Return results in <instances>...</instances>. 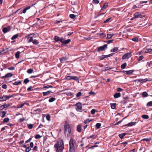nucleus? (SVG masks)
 Wrapping results in <instances>:
<instances>
[{"mask_svg":"<svg viewBox=\"0 0 152 152\" xmlns=\"http://www.w3.org/2000/svg\"><path fill=\"white\" fill-rule=\"evenodd\" d=\"M71 129L70 126L67 121L65 123L64 127V132L66 137H69L71 135Z\"/></svg>","mask_w":152,"mask_h":152,"instance_id":"obj_2","label":"nucleus"},{"mask_svg":"<svg viewBox=\"0 0 152 152\" xmlns=\"http://www.w3.org/2000/svg\"><path fill=\"white\" fill-rule=\"evenodd\" d=\"M142 95L143 97H146L148 96V95L146 92L145 91L142 93Z\"/></svg>","mask_w":152,"mask_h":152,"instance_id":"obj_38","label":"nucleus"},{"mask_svg":"<svg viewBox=\"0 0 152 152\" xmlns=\"http://www.w3.org/2000/svg\"><path fill=\"white\" fill-rule=\"evenodd\" d=\"M72 77L70 76H66L65 77V79L66 80H72Z\"/></svg>","mask_w":152,"mask_h":152,"instance_id":"obj_47","label":"nucleus"},{"mask_svg":"<svg viewBox=\"0 0 152 152\" xmlns=\"http://www.w3.org/2000/svg\"><path fill=\"white\" fill-rule=\"evenodd\" d=\"M2 87L4 89H6L7 88V86L6 84H4L2 85Z\"/></svg>","mask_w":152,"mask_h":152,"instance_id":"obj_64","label":"nucleus"},{"mask_svg":"<svg viewBox=\"0 0 152 152\" xmlns=\"http://www.w3.org/2000/svg\"><path fill=\"white\" fill-rule=\"evenodd\" d=\"M114 54V53H112L111 54H110L108 55H105V58H107L110 56H112Z\"/></svg>","mask_w":152,"mask_h":152,"instance_id":"obj_48","label":"nucleus"},{"mask_svg":"<svg viewBox=\"0 0 152 152\" xmlns=\"http://www.w3.org/2000/svg\"><path fill=\"white\" fill-rule=\"evenodd\" d=\"M76 106V110L77 111L80 112H82V106L81 103L80 102H78L75 104Z\"/></svg>","mask_w":152,"mask_h":152,"instance_id":"obj_3","label":"nucleus"},{"mask_svg":"<svg viewBox=\"0 0 152 152\" xmlns=\"http://www.w3.org/2000/svg\"><path fill=\"white\" fill-rule=\"evenodd\" d=\"M52 93L53 92L51 91H49L45 92H43L42 94H43V96H45L46 95H48L49 94H50Z\"/></svg>","mask_w":152,"mask_h":152,"instance_id":"obj_16","label":"nucleus"},{"mask_svg":"<svg viewBox=\"0 0 152 152\" xmlns=\"http://www.w3.org/2000/svg\"><path fill=\"white\" fill-rule=\"evenodd\" d=\"M15 96V95L13 94L12 95H9V96H7V97L8 99L12 97Z\"/></svg>","mask_w":152,"mask_h":152,"instance_id":"obj_60","label":"nucleus"},{"mask_svg":"<svg viewBox=\"0 0 152 152\" xmlns=\"http://www.w3.org/2000/svg\"><path fill=\"white\" fill-rule=\"evenodd\" d=\"M33 43L34 44L37 45L39 43V42L37 40L34 39L33 40Z\"/></svg>","mask_w":152,"mask_h":152,"instance_id":"obj_41","label":"nucleus"},{"mask_svg":"<svg viewBox=\"0 0 152 152\" xmlns=\"http://www.w3.org/2000/svg\"><path fill=\"white\" fill-rule=\"evenodd\" d=\"M74 142V139L72 138H71L69 142V148H75Z\"/></svg>","mask_w":152,"mask_h":152,"instance_id":"obj_7","label":"nucleus"},{"mask_svg":"<svg viewBox=\"0 0 152 152\" xmlns=\"http://www.w3.org/2000/svg\"><path fill=\"white\" fill-rule=\"evenodd\" d=\"M114 34H107V39H110L113 36V35Z\"/></svg>","mask_w":152,"mask_h":152,"instance_id":"obj_37","label":"nucleus"},{"mask_svg":"<svg viewBox=\"0 0 152 152\" xmlns=\"http://www.w3.org/2000/svg\"><path fill=\"white\" fill-rule=\"evenodd\" d=\"M6 112L5 111H2L0 112V115L2 118L5 117Z\"/></svg>","mask_w":152,"mask_h":152,"instance_id":"obj_20","label":"nucleus"},{"mask_svg":"<svg viewBox=\"0 0 152 152\" xmlns=\"http://www.w3.org/2000/svg\"><path fill=\"white\" fill-rule=\"evenodd\" d=\"M68 59V58L65 56L59 58V60L61 63H64L65 61Z\"/></svg>","mask_w":152,"mask_h":152,"instance_id":"obj_9","label":"nucleus"},{"mask_svg":"<svg viewBox=\"0 0 152 152\" xmlns=\"http://www.w3.org/2000/svg\"><path fill=\"white\" fill-rule=\"evenodd\" d=\"M69 151L70 152H75V148H69Z\"/></svg>","mask_w":152,"mask_h":152,"instance_id":"obj_55","label":"nucleus"},{"mask_svg":"<svg viewBox=\"0 0 152 152\" xmlns=\"http://www.w3.org/2000/svg\"><path fill=\"white\" fill-rule=\"evenodd\" d=\"M96 111V110L95 109H93L91 110V113L92 114H94Z\"/></svg>","mask_w":152,"mask_h":152,"instance_id":"obj_56","label":"nucleus"},{"mask_svg":"<svg viewBox=\"0 0 152 152\" xmlns=\"http://www.w3.org/2000/svg\"><path fill=\"white\" fill-rule=\"evenodd\" d=\"M10 106L9 104H4L0 106V110H2L5 108H7Z\"/></svg>","mask_w":152,"mask_h":152,"instance_id":"obj_12","label":"nucleus"},{"mask_svg":"<svg viewBox=\"0 0 152 152\" xmlns=\"http://www.w3.org/2000/svg\"><path fill=\"white\" fill-rule=\"evenodd\" d=\"M27 72L28 74H31L33 72V70L31 69H29L27 70Z\"/></svg>","mask_w":152,"mask_h":152,"instance_id":"obj_35","label":"nucleus"},{"mask_svg":"<svg viewBox=\"0 0 152 152\" xmlns=\"http://www.w3.org/2000/svg\"><path fill=\"white\" fill-rule=\"evenodd\" d=\"M134 71V70H130L129 71H127L126 75H132L133 72Z\"/></svg>","mask_w":152,"mask_h":152,"instance_id":"obj_21","label":"nucleus"},{"mask_svg":"<svg viewBox=\"0 0 152 152\" xmlns=\"http://www.w3.org/2000/svg\"><path fill=\"white\" fill-rule=\"evenodd\" d=\"M104 55H102L101 56L99 57V59L100 60L104 59Z\"/></svg>","mask_w":152,"mask_h":152,"instance_id":"obj_62","label":"nucleus"},{"mask_svg":"<svg viewBox=\"0 0 152 152\" xmlns=\"http://www.w3.org/2000/svg\"><path fill=\"white\" fill-rule=\"evenodd\" d=\"M126 63H125L121 65V68L122 69H124L126 68Z\"/></svg>","mask_w":152,"mask_h":152,"instance_id":"obj_31","label":"nucleus"},{"mask_svg":"<svg viewBox=\"0 0 152 152\" xmlns=\"http://www.w3.org/2000/svg\"><path fill=\"white\" fill-rule=\"evenodd\" d=\"M21 83V81L20 80H18V81L15 82V83H13V85L17 86L20 84Z\"/></svg>","mask_w":152,"mask_h":152,"instance_id":"obj_23","label":"nucleus"},{"mask_svg":"<svg viewBox=\"0 0 152 152\" xmlns=\"http://www.w3.org/2000/svg\"><path fill=\"white\" fill-rule=\"evenodd\" d=\"M111 107L112 109H115L116 105V103H111L110 104Z\"/></svg>","mask_w":152,"mask_h":152,"instance_id":"obj_32","label":"nucleus"},{"mask_svg":"<svg viewBox=\"0 0 152 152\" xmlns=\"http://www.w3.org/2000/svg\"><path fill=\"white\" fill-rule=\"evenodd\" d=\"M30 7H31L30 6H28V7H25L24 9L23 10L22 12H21V11L20 12H21V14H22L23 13H26V11L27 10L30 9Z\"/></svg>","mask_w":152,"mask_h":152,"instance_id":"obj_15","label":"nucleus"},{"mask_svg":"<svg viewBox=\"0 0 152 152\" xmlns=\"http://www.w3.org/2000/svg\"><path fill=\"white\" fill-rule=\"evenodd\" d=\"M104 50V45L99 47L97 49V51L99 52L101 51H103Z\"/></svg>","mask_w":152,"mask_h":152,"instance_id":"obj_14","label":"nucleus"},{"mask_svg":"<svg viewBox=\"0 0 152 152\" xmlns=\"http://www.w3.org/2000/svg\"><path fill=\"white\" fill-rule=\"evenodd\" d=\"M132 56V54L130 53H128L124 55L122 57V59H125L129 58Z\"/></svg>","mask_w":152,"mask_h":152,"instance_id":"obj_6","label":"nucleus"},{"mask_svg":"<svg viewBox=\"0 0 152 152\" xmlns=\"http://www.w3.org/2000/svg\"><path fill=\"white\" fill-rule=\"evenodd\" d=\"M56 100V99L54 97H51L48 100V101L50 102H53V101H55Z\"/></svg>","mask_w":152,"mask_h":152,"instance_id":"obj_26","label":"nucleus"},{"mask_svg":"<svg viewBox=\"0 0 152 152\" xmlns=\"http://www.w3.org/2000/svg\"><path fill=\"white\" fill-rule=\"evenodd\" d=\"M60 37L58 36H55L54 38V40L56 42H58L60 40Z\"/></svg>","mask_w":152,"mask_h":152,"instance_id":"obj_28","label":"nucleus"},{"mask_svg":"<svg viewBox=\"0 0 152 152\" xmlns=\"http://www.w3.org/2000/svg\"><path fill=\"white\" fill-rule=\"evenodd\" d=\"M91 121V120H89V119H86V121H85L84 122V123L85 124H86L90 122Z\"/></svg>","mask_w":152,"mask_h":152,"instance_id":"obj_58","label":"nucleus"},{"mask_svg":"<svg viewBox=\"0 0 152 152\" xmlns=\"http://www.w3.org/2000/svg\"><path fill=\"white\" fill-rule=\"evenodd\" d=\"M20 52L18 51L15 54V58H19L20 54Z\"/></svg>","mask_w":152,"mask_h":152,"instance_id":"obj_22","label":"nucleus"},{"mask_svg":"<svg viewBox=\"0 0 152 152\" xmlns=\"http://www.w3.org/2000/svg\"><path fill=\"white\" fill-rule=\"evenodd\" d=\"M64 143L63 141L61 140H59L55 144L54 147L57 152H59V151H62L64 148Z\"/></svg>","mask_w":152,"mask_h":152,"instance_id":"obj_1","label":"nucleus"},{"mask_svg":"<svg viewBox=\"0 0 152 152\" xmlns=\"http://www.w3.org/2000/svg\"><path fill=\"white\" fill-rule=\"evenodd\" d=\"M121 96V94L120 93H115L113 95L114 98H117L120 97Z\"/></svg>","mask_w":152,"mask_h":152,"instance_id":"obj_17","label":"nucleus"},{"mask_svg":"<svg viewBox=\"0 0 152 152\" xmlns=\"http://www.w3.org/2000/svg\"><path fill=\"white\" fill-rule=\"evenodd\" d=\"M138 81L140 82L141 83H143L146 82L147 81H152V79H147V78L146 79H140L138 80Z\"/></svg>","mask_w":152,"mask_h":152,"instance_id":"obj_8","label":"nucleus"},{"mask_svg":"<svg viewBox=\"0 0 152 152\" xmlns=\"http://www.w3.org/2000/svg\"><path fill=\"white\" fill-rule=\"evenodd\" d=\"M132 40L135 42H137L138 41V39L137 38L134 37L132 39Z\"/></svg>","mask_w":152,"mask_h":152,"instance_id":"obj_53","label":"nucleus"},{"mask_svg":"<svg viewBox=\"0 0 152 152\" xmlns=\"http://www.w3.org/2000/svg\"><path fill=\"white\" fill-rule=\"evenodd\" d=\"M142 117L145 119H148L149 118V116L148 115H142Z\"/></svg>","mask_w":152,"mask_h":152,"instance_id":"obj_29","label":"nucleus"},{"mask_svg":"<svg viewBox=\"0 0 152 152\" xmlns=\"http://www.w3.org/2000/svg\"><path fill=\"white\" fill-rule=\"evenodd\" d=\"M9 119L8 118H5L3 120V122L4 123L8 122L9 121Z\"/></svg>","mask_w":152,"mask_h":152,"instance_id":"obj_36","label":"nucleus"},{"mask_svg":"<svg viewBox=\"0 0 152 152\" xmlns=\"http://www.w3.org/2000/svg\"><path fill=\"white\" fill-rule=\"evenodd\" d=\"M143 58H144V57L143 56H140L139 57L137 60L138 61H141L142 60Z\"/></svg>","mask_w":152,"mask_h":152,"instance_id":"obj_51","label":"nucleus"},{"mask_svg":"<svg viewBox=\"0 0 152 152\" xmlns=\"http://www.w3.org/2000/svg\"><path fill=\"white\" fill-rule=\"evenodd\" d=\"M126 133H124L119 134L118 136L121 139H122L125 135H126Z\"/></svg>","mask_w":152,"mask_h":152,"instance_id":"obj_27","label":"nucleus"},{"mask_svg":"<svg viewBox=\"0 0 152 152\" xmlns=\"http://www.w3.org/2000/svg\"><path fill=\"white\" fill-rule=\"evenodd\" d=\"M11 26H9L7 27H4L2 29V31L4 33H6L9 31L11 30Z\"/></svg>","mask_w":152,"mask_h":152,"instance_id":"obj_5","label":"nucleus"},{"mask_svg":"<svg viewBox=\"0 0 152 152\" xmlns=\"http://www.w3.org/2000/svg\"><path fill=\"white\" fill-rule=\"evenodd\" d=\"M69 17L72 19H74L75 18V16L74 14H71L69 15Z\"/></svg>","mask_w":152,"mask_h":152,"instance_id":"obj_52","label":"nucleus"},{"mask_svg":"<svg viewBox=\"0 0 152 152\" xmlns=\"http://www.w3.org/2000/svg\"><path fill=\"white\" fill-rule=\"evenodd\" d=\"M96 126L97 129H99L101 126V124L99 123H97L96 124Z\"/></svg>","mask_w":152,"mask_h":152,"instance_id":"obj_49","label":"nucleus"},{"mask_svg":"<svg viewBox=\"0 0 152 152\" xmlns=\"http://www.w3.org/2000/svg\"><path fill=\"white\" fill-rule=\"evenodd\" d=\"M126 118V117H125L124 118H123L122 120L121 121H118V122H117V123H115V125H118L119 124H120L121 123L122 121H123V120L125 118Z\"/></svg>","mask_w":152,"mask_h":152,"instance_id":"obj_61","label":"nucleus"},{"mask_svg":"<svg viewBox=\"0 0 152 152\" xmlns=\"http://www.w3.org/2000/svg\"><path fill=\"white\" fill-rule=\"evenodd\" d=\"M8 99L7 96L4 95L3 96L0 97V101L3 102L4 101H6Z\"/></svg>","mask_w":152,"mask_h":152,"instance_id":"obj_10","label":"nucleus"},{"mask_svg":"<svg viewBox=\"0 0 152 152\" xmlns=\"http://www.w3.org/2000/svg\"><path fill=\"white\" fill-rule=\"evenodd\" d=\"M134 15V18H142L145 17V15H143L141 13L139 12H135Z\"/></svg>","mask_w":152,"mask_h":152,"instance_id":"obj_4","label":"nucleus"},{"mask_svg":"<svg viewBox=\"0 0 152 152\" xmlns=\"http://www.w3.org/2000/svg\"><path fill=\"white\" fill-rule=\"evenodd\" d=\"M28 128L29 129H32L33 127V125L31 124H29L28 125Z\"/></svg>","mask_w":152,"mask_h":152,"instance_id":"obj_44","label":"nucleus"},{"mask_svg":"<svg viewBox=\"0 0 152 152\" xmlns=\"http://www.w3.org/2000/svg\"><path fill=\"white\" fill-rule=\"evenodd\" d=\"M152 49L151 48L147 49L146 50L145 53H149V52H151L152 51Z\"/></svg>","mask_w":152,"mask_h":152,"instance_id":"obj_50","label":"nucleus"},{"mask_svg":"<svg viewBox=\"0 0 152 152\" xmlns=\"http://www.w3.org/2000/svg\"><path fill=\"white\" fill-rule=\"evenodd\" d=\"M31 35H32V36H33V37H34V34H29L27 36H26L25 37L28 39V38H31V36H30Z\"/></svg>","mask_w":152,"mask_h":152,"instance_id":"obj_40","label":"nucleus"},{"mask_svg":"<svg viewBox=\"0 0 152 152\" xmlns=\"http://www.w3.org/2000/svg\"><path fill=\"white\" fill-rule=\"evenodd\" d=\"M19 36V34H16L14 35L11 38V39L12 40H14L17 38Z\"/></svg>","mask_w":152,"mask_h":152,"instance_id":"obj_19","label":"nucleus"},{"mask_svg":"<svg viewBox=\"0 0 152 152\" xmlns=\"http://www.w3.org/2000/svg\"><path fill=\"white\" fill-rule=\"evenodd\" d=\"M32 87L31 86L29 87L27 89V91H32L33 90L32 89Z\"/></svg>","mask_w":152,"mask_h":152,"instance_id":"obj_63","label":"nucleus"},{"mask_svg":"<svg viewBox=\"0 0 152 152\" xmlns=\"http://www.w3.org/2000/svg\"><path fill=\"white\" fill-rule=\"evenodd\" d=\"M29 81V80L28 78H26L23 81V83L26 84L28 83Z\"/></svg>","mask_w":152,"mask_h":152,"instance_id":"obj_42","label":"nucleus"},{"mask_svg":"<svg viewBox=\"0 0 152 152\" xmlns=\"http://www.w3.org/2000/svg\"><path fill=\"white\" fill-rule=\"evenodd\" d=\"M99 1L98 0H93L92 1L93 4H96L99 3Z\"/></svg>","mask_w":152,"mask_h":152,"instance_id":"obj_43","label":"nucleus"},{"mask_svg":"<svg viewBox=\"0 0 152 152\" xmlns=\"http://www.w3.org/2000/svg\"><path fill=\"white\" fill-rule=\"evenodd\" d=\"M136 123V122H131L127 124H126L124 125V126H132L133 125H135Z\"/></svg>","mask_w":152,"mask_h":152,"instance_id":"obj_13","label":"nucleus"},{"mask_svg":"<svg viewBox=\"0 0 152 152\" xmlns=\"http://www.w3.org/2000/svg\"><path fill=\"white\" fill-rule=\"evenodd\" d=\"M53 87L51 85H47V86H44L43 88H52Z\"/></svg>","mask_w":152,"mask_h":152,"instance_id":"obj_46","label":"nucleus"},{"mask_svg":"<svg viewBox=\"0 0 152 152\" xmlns=\"http://www.w3.org/2000/svg\"><path fill=\"white\" fill-rule=\"evenodd\" d=\"M31 149L30 147H28L26 149V152H29Z\"/></svg>","mask_w":152,"mask_h":152,"instance_id":"obj_54","label":"nucleus"},{"mask_svg":"<svg viewBox=\"0 0 152 152\" xmlns=\"http://www.w3.org/2000/svg\"><path fill=\"white\" fill-rule=\"evenodd\" d=\"M13 75L11 73H9L6 74L5 76L1 77L2 78L5 79L8 77H10L12 76Z\"/></svg>","mask_w":152,"mask_h":152,"instance_id":"obj_11","label":"nucleus"},{"mask_svg":"<svg viewBox=\"0 0 152 152\" xmlns=\"http://www.w3.org/2000/svg\"><path fill=\"white\" fill-rule=\"evenodd\" d=\"M46 118V119L48 121H50V115L49 114H47Z\"/></svg>","mask_w":152,"mask_h":152,"instance_id":"obj_33","label":"nucleus"},{"mask_svg":"<svg viewBox=\"0 0 152 152\" xmlns=\"http://www.w3.org/2000/svg\"><path fill=\"white\" fill-rule=\"evenodd\" d=\"M118 48L117 47H115L113 49L111 50V52H114L118 50Z\"/></svg>","mask_w":152,"mask_h":152,"instance_id":"obj_39","label":"nucleus"},{"mask_svg":"<svg viewBox=\"0 0 152 152\" xmlns=\"http://www.w3.org/2000/svg\"><path fill=\"white\" fill-rule=\"evenodd\" d=\"M96 136H95V135H92V136H90L89 137H88V139H89V138H93V139H96Z\"/></svg>","mask_w":152,"mask_h":152,"instance_id":"obj_45","label":"nucleus"},{"mask_svg":"<svg viewBox=\"0 0 152 152\" xmlns=\"http://www.w3.org/2000/svg\"><path fill=\"white\" fill-rule=\"evenodd\" d=\"M33 36H31L30 39L28 41V43H30L32 42H33Z\"/></svg>","mask_w":152,"mask_h":152,"instance_id":"obj_59","label":"nucleus"},{"mask_svg":"<svg viewBox=\"0 0 152 152\" xmlns=\"http://www.w3.org/2000/svg\"><path fill=\"white\" fill-rule=\"evenodd\" d=\"M41 137V136L39 134H37L36 135L35 137V138L36 139H39Z\"/></svg>","mask_w":152,"mask_h":152,"instance_id":"obj_57","label":"nucleus"},{"mask_svg":"<svg viewBox=\"0 0 152 152\" xmlns=\"http://www.w3.org/2000/svg\"><path fill=\"white\" fill-rule=\"evenodd\" d=\"M81 127L80 124L78 125L77 126V131L79 132H81Z\"/></svg>","mask_w":152,"mask_h":152,"instance_id":"obj_18","label":"nucleus"},{"mask_svg":"<svg viewBox=\"0 0 152 152\" xmlns=\"http://www.w3.org/2000/svg\"><path fill=\"white\" fill-rule=\"evenodd\" d=\"M71 40L70 39H68L66 40H64L63 42V44L65 45H66L68 44L69 42H70Z\"/></svg>","mask_w":152,"mask_h":152,"instance_id":"obj_24","label":"nucleus"},{"mask_svg":"<svg viewBox=\"0 0 152 152\" xmlns=\"http://www.w3.org/2000/svg\"><path fill=\"white\" fill-rule=\"evenodd\" d=\"M72 80H73L76 81H79L78 78L77 77H76V76H72Z\"/></svg>","mask_w":152,"mask_h":152,"instance_id":"obj_30","label":"nucleus"},{"mask_svg":"<svg viewBox=\"0 0 152 152\" xmlns=\"http://www.w3.org/2000/svg\"><path fill=\"white\" fill-rule=\"evenodd\" d=\"M26 104V102H24V103H23L22 104L18 105L16 107V108H21L25 104Z\"/></svg>","mask_w":152,"mask_h":152,"instance_id":"obj_25","label":"nucleus"},{"mask_svg":"<svg viewBox=\"0 0 152 152\" xmlns=\"http://www.w3.org/2000/svg\"><path fill=\"white\" fill-rule=\"evenodd\" d=\"M146 106L148 107L152 106V101H151L148 102L147 103Z\"/></svg>","mask_w":152,"mask_h":152,"instance_id":"obj_34","label":"nucleus"}]
</instances>
